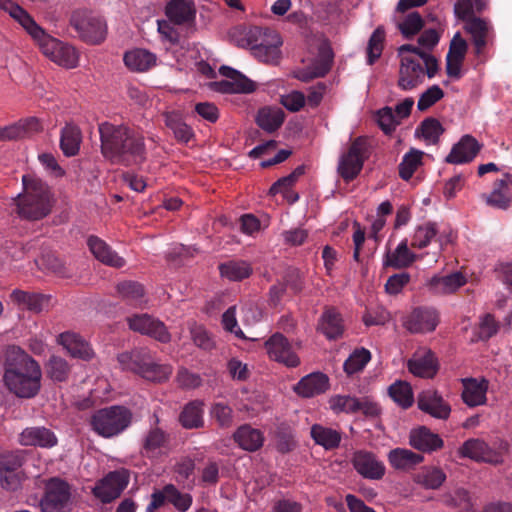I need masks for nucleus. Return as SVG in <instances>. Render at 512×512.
<instances>
[{"label": "nucleus", "instance_id": "dca6fc26", "mask_svg": "<svg viewBox=\"0 0 512 512\" xmlns=\"http://www.w3.org/2000/svg\"><path fill=\"white\" fill-rule=\"evenodd\" d=\"M423 65L410 56H402L397 85L403 91H410L424 82Z\"/></svg>", "mask_w": 512, "mask_h": 512}, {"label": "nucleus", "instance_id": "09e8293b", "mask_svg": "<svg viewBox=\"0 0 512 512\" xmlns=\"http://www.w3.org/2000/svg\"><path fill=\"white\" fill-rule=\"evenodd\" d=\"M145 362L146 364L143 365L139 376L148 381L163 382L166 381L172 374V367L166 364H159L155 362L151 352L148 355V360Z\"/></svg>", "mask_w": 512, "mask_h": 512}, {"label": "nucleus", "instance_id": "f704fd0d", "mask_svg": "<svg viewBox=\"0 0 512 512\" xmlns=\"http://www.w3.org/2000/svg\"><path fill=\"white\" fill-rule=\"evenodd\" d=\"M311 438L325 450H334L340 446L342 435L339 431L320 424H314L310 430Z\"/></svg>", "mask_w": 512, "mask_h": 512}, {"label": "nucleus", "instance_id": "473e14b6", "mask_svg": "<svg viewBox=\"0 0 512 512\" xmlns=\"http://www.w3.org/2000/svg\"><path fill=\"white\" fill-rule=\"evenodd\" d=\"M204 403L200 400L188 402L179 414V423L185 429H199L204 426Z\"/></svg>", "mask_w": 512, "mask_h": 512}, {"label": "nucleus", "instance_id": "393cba45", "mask_svg": "<svg viewBox=\"0 0 512 512\" xmlns=\"http://www.w3.org/2000/svg\"><path fill=\"white\" fill-rule=\"evenodd\" d=\"M10 298L22 309H27L33 313L48 310L51 306V296L42 293L16 289L10 294Z\"/></svg>", "mask_w": 512, "mask_h": 512}, {"label": "nucleus", "instance_id": "b1692460", "mask_svg": "<svg viewBox=\"0 0 512 512\" xmlns=\"http://www.w3.org/2000/svg\"><path fill=\"white\" fill-rule=\"evenodd\" d=\"M87 245L93 256L105 265L122 268L126 261L119 256L104 240L98 236L91 235L87 239Z\"/></svg>", "mask_w": 512, "mask_h": 512}, {"label": "nucleus", "instance_id": "69168bd1", "mask_svg": "<svg viewBox=\"0 0 512 512\" xmlns=\"http://www.w3.org/2000/svg\"><path fill=\"white\" fill-rule=\"evenodd\" d=\"M444 97V91L439 85H432L424 91L417 102V109L421 112L428 110Z\"/></svg>", "mask_w": 512, "mask_h": 512}, {"label": "nucleus", "instance_id": "bf43d9fd", "mask_svg": "<svg viewBox=\"0 0 512 512\" xmlns=\"http://www.w3.org/2000/svg\"><path fill=\"white\" fill-rule=\"evenodd\" d=\"M370 359L371 353L369 350L365 348L356 349L344 362V371L349 375L357 373L363 370Z\"/></svg>", "mask_w": 512, "mask_h": 512}, {"label": "nucleus", "instance_id": "5701e85b", "mask_svg": "<svg viewBox=\"0 0 512 512\" xmlns=\"http://www.w3.org/2000/svg\"><path fill=\"white\" fill-rule=\"evenodd\" d=\"M329 387V378L326 374L313 372L299 380L294 386V392L303 398H311L325 393Z\"/></svg>", "mask_w": 512, "mask_h": 512}, {"label": "nucleus", "instance_id": "e433bc0d", "mask_svg": "<svg viewBox=\"0 0 512 512\" xmlns=\"http://www.w3.org/2000/svg\"><path fill=\"white\" fill-rule=\"evenodd\" d=\"M149 353L150 351L147 348H136L132 351L120 353L117 360L123 371H130L139 375L143 365L146 364L145 361L148 360Z\"/></svg>", "mask_w": 512, "mask_h": 512}, {"label": "nucleus", "instance_id": "49530a36", "mask_svg": "<svg viewBox=\"0 0 512 512\" xmlns=\"http://www.w3.org/2000/svg\"><path fill=\"white\" fill-rule=\"evenodd\" d=\"M483 198L487 205L506 210L512 204V192L506 187L505 181L496 180L493 189L489 194H484Z\"/></svg>", "mask_w": 512, "mask_h": 512}, {"label": "nucleus", "instance_id": "2f4dec72", "mask_svg": "<svg viewBox=\"0 0 512 512\" xmlns=\"http://www.w3.org/2000/svg\"><path fill=\"white\" fill-rule=\"evenodd\" d=\"M23 464V456L19 452H8L0 457V473L2 485L8 489H15L17 479L15 475H6L4 473H14Z\"/></svg>", "mask_w": 512, "mask_h": 512}, {"label": "nucleus", "instance_id": "338daca9", "mask_svg": "<svg viewBox=\"0 0 512 512\" xmlns=\"http://www.w3.org/2000/svg\"><path fill=\"white\" fill-rule=\"evenodd\" d=\"M210 413L222 428H228L233 423V410L225 403L218 402L213 404Z\"/></svg>", "mask_w": 512, "mask_h": 512}, {"label": "nucleus", "instance_id": "cd10ccee", "mask_svg": "<svg viewBox=\"0 0 512 512\" xmlns=\"http://www.w3.org/2000/svg\"><path fill=\"white\" fill-rule=\"evenodd\" d=\"M318 329L329 340H336L342 337L344 322L341 314L333 307L325 308L320 317Z\"/></svg>", "mask_w": 512, "mask_h": 512}, {"label": "nucleus", "instance_id": "9d476101", "mask_svg": "<svg viewBox=\"0 0 512 512\" xmlns=\"http://www.w3.org/2000/svg\"><path fill=\"white\" fill-rule=\"evenodd\" d=\"M438 323L439 314L431 307H416L402 319L403 327L411 334L432 332Z\"/></svg>", "mask_w": 512, "mask_h": 512}, {"label": "nucleus", "instance_id": "a19ab883", "mask_svg": "<svg viewBox=\"0 0 512 512\" xmlns=\"http://www.w3.org/2000/svg\"><path fill=\"white\" fill-rule=\"evenodd\" d=\"M416 260V255L408 248L407 240L401 241L393 252L385 255L383 265L394 269L409 267Z\"/></svg>", "mask_w": 512, "mask_h": 512}, {"label": "nucleus", "instance_id": "6e6d98bb", "mask_svg": "<svg viewBox=\"0 0 512 512\" xmlns=\"http://www.w3.org/2000/svg\"><path fill=\"white\" fill-rule=\"evenodd\" d=\"M331 410L336 413H358L359 398L350 395H335L329 399Z\"/></svg>", "mask_w": 512, "mask_h": 512}, {"label": "nucleus", "instance_id": "7c9ffc66", "mask_svg": "<svg viewBox=\"0 0 512 512\" xmlns=\"http://www.w3.org/2000/svg\"><path fill=\"white\" fill-rule=\"evenodd\" d=\"M59 343L74 358L89 360L93 357V350L90 345L76 333L64 332L60 334Z\"/></svg>", "mask_w": 512, "mask_h": 512}, {"label": "nucleus", "instance_id": "c756f323", "mask_svg": "<svg viewBox=\"0 0 512 512\" xmlns=\"http://www.w3.org/2000/svg\"><path fill=\"white\" fill-rule=\"evenodd\" d=\"M407 367L413 375L421 378H433L438 371L437 360L431 350L416 354L408 361Z\"/></svg>", "mask_w": 512, "mask_h": 512}, {"label": "nucleus", "instance_id": "6ab92c4d", "mask_svg": "<svg viewBox=\"0 0 512 512\" xmlns=\"http://www.w3.org/2000/svg\"><path fill=\"white\" fill-rule=\"evenodd\" d=\"M465 31L471 36L475 53L479 56L494 36L492 25L485 19L470 17L464 25Z\"/></svg>", "mask_w": 512, "mask_h": 512}, {"label": "nucleus", "instance_id": "9b49d317", "mask_svg": "<svg viewBox=\"0 0 512 512\" xmlns=\"http://www.w3.org/2000/svg\"><path fill=\"white\" fill-rule=\"evenodd\" d=\"M461 458L497 465L503 462V451L491 448L484 440L470 438L458 449Z\"/></svg>", "mask_w": 512, "mask_h": 512}, {"label": "nucleus", "instance_id": "f257e3e1", "mask_svg": "<svg viewBox=\"0 0 512 512\" xmlns=\"http://www.w3.org/2000/svg\"><path fill=\"white\" fill-rule=\"evenodd\" d=\"M102 155L114 164L131 166L146 160L144 137L124 124H99Z\"/></svg>", "mask_w": 512, "mask_h": 512}, {"label": "nucleus", "instance_id": "a211bd4d", "mask_svg": "<svg viewBox=\"0 0 512 512\" xmlns=\"http://www.w3.org/2000/svg\"><path fill=\"white\" fill-rule=\"evenodd\" d=\"M418 407L421 411L434 418L446 420L450 416L451 407L435 390H424L418 395Z\"/></svg>", "mask_w": 512, "mask_h": 512}, {"label": "nucleus", "instance_id": "864d4df0", "mask_svg": "<svg viewBox=\"0 0 512 512\" xmlns=\"http://www.w3.org/2000/svg\"><path fill=\"white\" fill-rule=\"evenodd\" d=\"M500 328V324L496 321L494 315L487 313L480 318L479 324L474 331V339L476 341H488L495 336Z\"/></svg>", "mask_w": 512, "mask_h": 512}, {"label": "nucleus", "instance_id": "412c9836", "mask_svg": "<svg viewBox=\"0 0 512 512\" xmlns=\"http://www.w3.org/2000/svg\"><path fill=\"white\" fill-rule=\"evenodd\" d=\"M165 15L173 24L193 26L196 20V7L190 0H170L165 6Z\"/></svg>", "mask_w": 512, "mask_h": 512}, {"label": "nucleus", "instance_id": "5fc2aeb1", "mask_svg": "<svg viewBox=\"0 0 512 512\" xmlns=\"http://www.w3.org/2000/svg\"><path fill=\"white\" fill-rule=\"evenodd\" d=\"M438 229L435 223L427 222L416 227L411 240V246L418 249L427 247L436 237Z\"/></svg>", "mask_w": 512, "mask_h": 512}, {"label": "nucleus", "instance_id": "680f3d73", "mask_svg": "<svg viewBox=\"0 0 512 512\" xmlns=\"http://www.w3.org/2000/svg\"><path fill=\"white\" fill-rule=\"evenodd\" d=\"M51 60L66 68H74L77 65L78 57L75 49L61 41L59 47L51 57Z\"/></svg>", "mask_w": 512, "mask_h": 512}, {"label": "nucleus", "instance_id": "a878e982", "mask_svg": "<svg viewBox=\"0 0 512 512\" xmlns=\"http://www.w3.org/2000/svg\"><path fill=\"white\" fill-rule=\"evenodd\" d=\"M275 31L269 28L251 26L249 28H235L232 37L235 38L237 45L242 48H250L251 52L255 50L262 42L270 38Z\"/></svg>", "mask_w": 512, "mask_h": 512}, {"label": "nucleus", "instance_id": "f8f14e48", "mask_svg": "<svg viewBox=\"0 0 512 512\" xmlns=\"http://www.w3.org/2000/svg\"><path fill=\"white\" fill-rule=\"evenodd\" d=\"M265 349L269 358L289 368L300 365V358L293 350L289 340L281 333L271 335L265 341Z\"/></svg>", "mask_w": 512, "mask_h": 512}, {"label": "nucleus", "instance_id": "13d9d810", "mask_svg": "<svg viewBox=\"0 0 512 512\" xmlns=\"http://www.w3.org/2000/svg\"><path fill=\"white\" fill-rule=\"evenodd\" d=\"M390 397L402 408H409L413 404L411 386L402 381L395 382L389 387Z\"/></svg>", "mask_w": 512, "mask_h": 512}, {"label": "nucleus", "instance_id": "7ed1b4c3", "mask_svg": "<svg viewBox=\"0 0 512 512\" xmlns=\"http://www.w3.org/2000/svg\"><path fill=\"white\" fill-rule=\"evenodd\" d=\"M25 191L14 199L16 213L22 219L37 221L46 217L51 211L48 187L41 180L22 178Z\"/></svg>", "mask_w": 512, "mask_h": 512}, {"label": "nucleus", "instance_id": "774afa93", "mask_svg": "<svg viewBox=\"0 0 512 512\" xmlns=\"http://www.w3.org/2000/svg\"><path fill=\"white\" fill-rule=\"evenodd\" d=\"M304 274L297 268H289L284 276V285L294 294L300 293L304 288Z\"/></svg>", "mask_w": 512, "mask_h": 512}, {"label": "nucleus", "instance_id": "4468645a", "mask_svg": "<svg viewBox=\"0 0 512 512\" xmlns=\"http://www.w3.org/2000/svg\"><path fill=\"white\" fill-rule=\"evenodd\" d=\"M219 72L227 78L214 83L216 90L221 93H251L256 89L253 81L232 67L223 65Z\"/></svg>", "mask_w": 512, "mask_h": 512}, {"label": "nucleus", "instance_id": "37998d69", "mask_svg": "<svg viewBox=\"0 0 512 512\" xmlns=\"http://www.w3.org/2000/svg\"><path fill=\"white\" fill-rule=\"evenodd\" d=\"M282 41L276 32L270 36V38L265 39L262 44L255 48L252 51L254 57L264 63H277L280 58V49Z\"/></svg>", "mask_w": 512, "mask_h": 512}, {"label": "nucleus", "instance_id": "0eeeda50", "mask_svg": "<svg viewBox=\"0 0 512 512\" xmlns=\"http://www.w3.org/2000/svg\"><path fill=\"white\" fill-rule=\"evenodd\" d=\"M72 505V486L60 477L43 481L39 506L42 512H69Z\"/></svg>", "mask_w": 512, "mask_h": 512}, {"label": "nucleus", "instance_id": "052dcab7", "mask_svg": "<svg viewBox=\"0 0 512 512\" xmlns=\"http://www.w3.org/2000/svg\"><path fill=\"white\" fill-rule=\"evenodd\" d=\"M334 60V53L331 46L328 43H322L318 49V55L313 61L312 65L318 75L323 77L330 71Z\"/></svg>", "mask_w": 512, "mask_h": 512}, {"label": "nucleus", "instance_id": "20e7f679", "mask_svg": "<svg viewBox=\"0 0 512 512\" xmlns=\"http://www.w3.org/2000/svg\"><path fill=\"white\" fill-rule=\"evenodd\" d=\"M133 413L122 405H112L96 410L90 418L91 429L103 438H113L132 424Z\"/></svg>", "mask_w": 512, "mask_h": 512}, {"label": "nucleus", "instance_id": "c03bdc74", "mask_svg": "<svg viewBox=\"0 0 512 512\" xmlns=\"http://www.w3.org/2000/svg\"><path fill=\"white\" fill-rule=\"evenodd\" d=\"M445 472L436 466H424L414 475V482L425 489L437 490L446 480Z\"/></svg>", "mask_w": 512, "mask_h": 512}, {"label": "nucleus", "instance_id": "e2e57ef3", "mask_svg": "<svg viewBox=\"0 0 512 512\" xmlns=\"http://www.w3.org/2000/svg\"><path fill=\"white\" fill-rule=\"evenodd\" d=\"M385 40V30L383 26H378L368 41L367 53L368 64L372 65L382 54Z\"/></svg>", "mask_w": 512, "mask_h": 512}, {"label": "nucleus", "instance_id": "2eb2a0df", "mask_svg": "<svg viewBox=\"0 0 512 512\" xmlns=\"http://www.w3.org/2000/svg\"><path fill=\"white\" fill-rule=\"evenodd\" d=\"M352 465L363 478L380 480L386 472L385 465L376 455L366 450H358L353 453Z\"/></svg>", "mask_w": 512, "mask_h": 512}, {"label": "nucleus", "instance_id": "6e6552de", "mask_svg": "<svg viewBox=\"0 0 512 512\" xmlns=\"http://www.w3.org/2000/svg\"><path fill=\"white\" fill-rule=\"evenodd\" d=\"M370 150L366 137L355 138L348 150L339 159L337 171L345 182L354 180L362 171L364 162L369 158Z\"/></svg>", "mask_w": 512, "mask_h": 512}, {"label": "nucleus", "instance_id": "f3484780", "mask_svg": "<svg viewBox=\"0 0 512 512\" xmlns=\"http://www.w3.org/2000/svg\"><path fill=\"white\" fill-rule=\"evenodd\" d=\"M481 149L482 145L473 136L466 134L452 146L450 153L445 158V162L455 165L470 163Z\"/></svg>", "mask_w": 512, "mask_h": 512}, {"label": "nucleus", "instance_id": "4c0bfd02", "mask_svg": "<svg viewBox=\"0 0 512 512\" xmlns=\"http://www.w3.org/2000/svg\"><path fill=\"white\" fill-rule=\"evenodd\" d=\"M124 63L135 72H145L156 64V56L145 49H134L124 54Z\"/></svg>", "mask_w": 512, "mask_h": 512}, {"label": "nucleus", "instance_id": "bb28decb", "mask_svg": "<svg viewBox=\"0 0 512 512\" xmlns=\"http://www.w3.org/2000/svg\"><path fill=\"white\" fill-rule=\"evenodd\" d=\"M19 442L23 446L52 448L58 440L54 432L46 427H28L19 435Z\"/></svg>", "mask_w": 512, "mask_h": 512}, {"label": "nucleus", "instance_id": "3c124183", "mask_svg": "<svg viewBox=\"0 0 512 512\" xmlns=\"http://www.w3.org/2000/svg\"><path fill=\"white\" fill-rule=\"evenodd\" d=\"M424 152L415 148H411L404 154L402 161L398 166L399 176L401 179L408 181L411 179L415 171L422 165Z\"/></svg>", "mask_w": 512, "mask_h": 512}, {"label": "nucleus", "instance_id": "603ef678", "mask_svg": "<svg viewBox=\"0 0 512 512\" xmlns=\"http://www.w3.org/2000/svg\"><path fill=\"white\" fill-rule=\"evenodd\" d=\"M45 370L51 380L65 382L69 378L71 368L65 359L52 355L45 365Z\"/></svg>", "mask_w": 512, "mask_h": 512}, {"label": "nucleus", "instance_id": "423d86ee", "mask_svg": "<svg viewBox=\"0 0 512 512\" xmlns=\"http://www.w3.org/2000/svg\"><path fill=\"white\" fill-rule=\"evenodd\" d=\"M69 26L80 40L90 45L101 44L108 33L106 20L87 9L74 10L69 18Z\"/></svg>", "mask_w": 512, "mask_h": 512}, {"label": "nucleus", "instance_id": "aec40b11", "mask_svg": "<svg viewBox=\"0 0 512 512\" xmlns=\"http://www.w3.org/2000/svg\"><path fill=\"white\" fill-rule=\"evenodd\" d=\"M409 444L422 453H433L444 447V441L440 435L426 426H419L410 431Z\"/></svg>", "mask_w": 512, "mask_h": 512}, {"label": "nucleus", "instance_id": "1a4fd4ad", "mask_svg": "<svg viewBox=\"0 0 512 512\" xmlns=\"http://www.w3.org/2000/svg\"><path fill=\"white\" fill-rule=\"evenodd\" d=\"M129 480L130 473L127 469L111 471L96 483L92 493L102 503H110L121 495Z\"/></svg>", "mask_w": 512, "mask_h": 512}, {"label": "nucleus", "instance_id": "a18cd8bd", "mask_svg": "<svg viewBox=\"0 0 512 512\" xmlns=\"http://www.w3.org/2000/svg\"><path fill=\"white\" fill-rule=\"evenodd\" d=\"M424 457L408 449L396 448L389 452L388 461L390 465L398 470L412 469L423 462Z\"/></svg>", "mask_w": 512, "mask_h": 512}, {"label": "nucleus", "instance_id": "4be33fe9", "mask_svg": "<svg viewBox=\"0 0 512 512\" xmlns=\"http://www.w3.org/2000/svg\"><path fill=\"white\" fill-rule=\"evenodd\" d=\"M169 443V435L159 427L150 428L142 438L141 454L155 459L164 454Z\"/></svg>", "mask_w": 512, "mask_h": 512}, {"label": "nucleus", "instance_id": "72a5a7b5", "mask_svg": "<svg viewBox=\"0 0 512 512\" xmlns=\"http://www.w3.org/2000/svg\"><path fill=\"white\" fill-rule=\"evenodd\" d=\"M465 283V276L461 272H454L446 276H434L428 286L435 294H451Z\"/></svg>", "mask_w": 512, "mask_h": 512}, {"label": "nucleus", "instance_id": "0e129e2a", "mask_svg": "<svg viewBox=\"0 0 512 512\" xmlns=\"http://www.w3.org/2000/svg\"><path fill=\"white\" fill-rule=\"evenodd\" d=\"M165 491L168 496V502L180 512H186L190 509L193 498L189 493L180 492L173 484L165 485Z\"/></svg>", "mask_w": 512, "mask_h": 512}, {"label": "nucleus", "instance_id": "39448f33", "mask_svg": "<svg viewBox=\"0 0 512 512\" xmlns=\"http://www.w3.org/2000/svg\"><path fill=\"white\" fill-rule=\"evenodd\" d=\"M0 8L7 11L37 42L43 54L51 59L61 41L48 35L26 10L11 0H0Z\"/></svg>", "mask_w": 512, "mask_h": 512}, {"label": "nucleus", "instance_id": "ddd939ff", "mask_svg": "<svg viewBox=\"0 0 512 512\" xmlns=\"http://www.w3.org/2000/svg\"><path fill=\"white\" fill-rule=\"evenodd\" d=\"M127 320L129 328L133 331L148 335L161 343H168L171 340L165 324L148 314L133 315Z\"/></svg>", "mask_w": 512, "mask_h": 512}, {"label": "nucleus", "instance_id": "58836bf2", "mask_svg": "<svg viewBox=\"0 0 512 512\" xmlns=\"http://www.w3.org/2000/svg\"><path fill=\"white\" fill-rule=\"evenodd\" d=\"M116 291L127 304L141 307L146 303L145 290L142 284L136 281H123L117 284Z\"/></svg>", "mask_w": 512, "mask_h": 512}, {"label": "nucleus", "instance_id": "de8ad7c7", "mask_svg": "<svg viewBox=\"0 0 512 512\" xmlns=\"http://www.w3.org/2000/svg\"><path fill=\"white\" fill-rule=\"evenodd\" d=\"M284 112L279 108L264 107L258 111L256 122L260 128L272 133L284 122Z\"/></svg>", "mask_w": 512, "mask_h": 512}, {"label": "nucleus", "instance_id": "ea45409f", "mask_svg": "<svg viewBox=\"0 0 512 512\" xmlns=\"http://www.w3.org/2000/svg\"><path fill=\"white\" fill-rule=\"evenodd\" d=\"M81 141L82 133L78 126L66 124L61 129L60 148L65 156H75L79 152Z\"/></svg>", "mask_w": 512, "mask_h": 512}, {"label": "nucleus", "instance_id": "4d7b16f0", "mask_svg": "<svg viewBox=\"0 0 512 512\" xmlns=\"http://www.w3.org/2000/svg\"><path fill=\"white\" fill-rule=\"evenodd\" d=\"M424 27V20L418 12H411L397 24V28L404 38L411 39Z\"/></svg>", "mask_w": 512, "mask_h": 512}, {"label": "nucleus", "instance_id": "c9c22d12", "mask_svg": "<svg viewBox=\"0 0 512 512\" xmlns=\"http://www.w3.org/2000/svg\"><path fill=\"white\" fill-rule=\"evenodd\" d=\"M219 273L229 281L239 282L253 273L251 264L245 260H229L218 266Z\"/></svg>", "mask_w": 512, "mask_h": 512}, {"label": "nucleus", "instance_id": "f03ea898", "mask_svg": "<svg viewBox=\"0 0 512 512\" xmlns=\"http://www.w3.org/2000/svg\"><path fill=\"white\" fill-rule=\"evenodd\" d=\"M42 371L38 362L20 347H10L5 355L3 382L18 398L35 397L41 388Z\"/></svg>", "mask_w": 512, "mask_h": 512}, {"label": "nucleus", "instance_id": "8fccbe9b", "mask_svg": "<svg viewBox=\"0 0 512 512\" xmlns=\"http://www.w3.org/2000/svg\"><path fill=\"white\" fill-rule=\"evenodd\" d=\"M444 131L445 129L438 119L428 117L420 123L415 134L421 135L427 144L436 145Z\"/></svg>", "mask_w": 512, "mask_h": 512}, {"label": "nucleus", "instance_id": "79ce46f5", "mask_svg": "<svg viewBox=\"0 0 512 512\" xmlns=\"http://www.w3.org/2000/svg\"><path fill=\"white\" fill-rule=\"evenodd\" d=\"M234 440L242 449L253 452L262 447L264 437L260 430L243 425L234 433Z\"/></svg>", "mask_w": 512, "mask_h": 512}, {"label": "nucleus", "instance_id": "c85d7f7f", "mask_svg": "<svg viewBox=\"0 0 512 512\" xmlns=\"http://www.w3.org/2000/svg\"><path fill=\"white\" fill-rule=\"evenodd\" d=\"M462 384V399L464 403L470 407H475L486 402L488 390V381L486 379L465 378L462 379Z\"/></svg>", "mask_w": 512, "mask_h": 512}]
</instances>
